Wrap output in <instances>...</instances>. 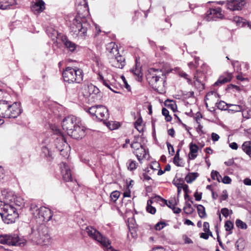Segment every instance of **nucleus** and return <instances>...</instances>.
<instances>
[{
    "label": "nucleus",
    "instance_id": "nucleus-38",
    "mask_svg": "<svg viewBox=\"0 0 251 251\" xmlns=\"http://www.w3.org/2000/svg\"><path fill=\"white\" fill-rule=\"evenodd\" d=\"M237 249L239 251L243 250L245 246V242L242 238H239L236 242L235 244Z\"/></svg>",
    "mask_w": 251,
    "mask_h": 251
},
{
    "label": "nucleus",
    "instance_id": "nucleus-62",
    "mask_svg": "<svg viewBox=\"0 0 251 251\" xmlns=\"http://www.w3.org/2000/svg\"><path fill=\"white\" fill-rule=\"evenodd\" d=\"M183 240L184 241V244H192L193 243L192 240L188 238L187 236H182Z\"/></svg>",
    "mask_w": 251,
    "mask_h": 251
},
{
    "label": "nucleus",
    "instance_id": "nucleus-32",
    "mask_svg": "<svg viewBox=\"0 0 251 251\" xmlns=\"http://www.w3.org/2000/svg\"><path fill=\"white\" fill-rule=\"evenodd\" d=\"M198 176V173H190L186 176L185 179L187 183H190L195 180Z\"/></svg>",
    "mask_w": 251,
    "mask_h": 251
},
{
    "label": "nucleus",
    "instance_id": "nucleus-11",
    "mask_svg": "<svg viewBox=\"0 0 251 251\" xmlns=\"http://www.w3.org/2000/svg\"><path fill=\"white\" fill-rule=\"evenodd\" d=\"M54 132L56 134L59 135V137L57 138L55 141L56 149H57L60 152H62L65 148H67V144L64 137L62 135V133L59 129L55 128Z\"/></svg>",
    "mask_w": 251,
    "mask_h": 251
},
{
    "label": "nucleus",
    "instance_id": "nucleus-7",
    "mask_svg": "<svg viewBox=\"0 0 251 251\" xmlns=\"http://www.w3.org/2000/svg\"><path fill=\"white\" fill-rule=\"evenodd\" d=\"M3 199L6 200V202L15 204L19 207H23L25 205V201L22 197L15 195L12 191L4 189L1 192Z\"/></svg>",
    "mask_w": 251,
    "mask_h": 251
},
{
    "label": "nucleus",
    "instance_id": "nucleus-8",
    "mask_svg": "<svg viewBox=\"0 0 251 251\" xmlns=\"http://www.w3.org/2000/svg\"><path fill=\"white\" fill-rule=\"evenodd\" d=\"M82 93L85 98H89L94 102H96L101 98L99 89L92 84L85 86L82 89Z\"/></svg>",
    "mask_w": 251,
    "mask_h": 251
},
{
    "label": "nucleus",
    "instance_id": "nucleus-16",
    "mask_svg": "<svg viewBox=\"0 0 251 251\" xmlns=\"http://www.w3.org/2000/svg\"><path fill=\"white\" fill-rule=\"evenodd\" d=\"M95 116L100 121L107 120L109 117L107 109L104 106L98 105Z\"/></svg>",
    "mask_w": 251,
    "mask_h": 251
},
{
    "label": "nucleus",
    "instance_id": "nucleus-9",
    "mask_svg": "<svg viewBox=\"0 0 251 251\" xmlns=\"http://www.w3.org/2000/svg\"><path fill=\"white\" fill-rule=\"evenodd\" d=\"M26 242L24 236H0V243L2 244L24 246Z\"/></svg>",
    "mask_w": 251,
    "mask_h": 251
},
{
    "label": "nucleus",
    "instance_id": "nucleus-42",
    "mask_svg": "<svg viewBox=\"0 0 251 251\" xmlns=\"http://www.w3.org/2000/svg\"><path fill=\"white\" fill-rule=\"evenodd\" d=\"M184 212L187 214H190L193 212V208L190 203L186 202V205L183 207Z\"/></svg>",
    "mask_w": 251,
    "mask_h": 251
},
{
    "label": "nucleus",
    "instance_id": "nucleus-31",
    "mask_svg": "<svg viewBox=\"0 0 251 251\" xmlns=\"http://www.w3.org/2000/svg\"><path fill=\"white\" fill-rule=\"evenodd\" d=\"M32 232L31 234L36 235H43V232L42 231L44 229H46V227L44 225H40L38 228H31Z\"/></svg>",
    "mask_w": 251,
    "mask_h": 251
},
{
    "label": "nucleus",
    "instance_id": "nucleus-49",
    "mask_svg": "<svg viewBox=\"0 0 251 251\" xmlns=\"http://www.w3.org/2000/svg\"><path fill=\"white\" fill-rule=\"evenodd\" d=\"M178 75L181 77H184L185 79H186L187 81V82L188 83H191V79L188 77V75L183 71L180 70L178 72Z\"/></svg>",
    "mask_w": 251,
    "mask_h": 251
},
{
    "label": "nucleus",
    "instance_id": "nucleus-5",
    "mask_svg": "<svg viewBox=\"0 0 251 251\" xmlns=\"http://www.w3.org/2000/svg\"><path fill=\"white\" fill-rule=\"evenodd\" d=\"M62 75L64 80L69 83H80L83 78L82 71L77 68L67 67Z\"/></svg>",
    "mask_w": 251,
    "mask_h": 251
},
{
    "label": "nucleus",
    "instance_id": "nucleus-47",
    "mask_svg": "<svg viewBox=\"0 0 251 251\" xmlns=\"http://www.w3.org/2000/svg\"><path fill=\"white\" fill-rule=\"evenodd\" d=\"M179 151H180L179 150H178L176 151V154L174 158V161H173L174 164L177 166H181V165L179 163V162L180 160V159L179 157Z\"/></svg>",
    "mask_w": 251,
    "mask_h": 251
},
{
    "label": "nucleus",
    "instance_id": "nucleus-2",
    "mask_svg": "<svg viewBox=\"0 0 251 251\" xmlns=\"http://www.w3.org/2000/svg\"><path fill=\"white\" fill-rule=\"evenodd\" d=\"M146 77L149 84L153 89L160 93L164 92L165 76L161 70L153 68L149 69Z\"/></svg>",
    "mask_w": 251,
    "mask_h": 251
},
{
    "label": "nucleus",
    "instance_id": "nucleus-48",
    "mask_svg": "<svg viewBox=\"0 0 251 251\" xmlns=\"http://www.w3.org/2000/svg\"><path fill=\"white\" fill-rule=\"evenodd\" d=\"M242 115L244 118L248 119L251 118V109H247L242 111Z\"/></svg>",
    "mask_w": 251,
    "mask_h": 251
},
{
    "label": "nucleus",
    "instance_id": "nucleus-50",
    "mask_svg": "<svg viewBox=\"0 0 251 251\" xmlns=\"http://www.w3.org/2000/svg\"><path fill=\"white\" fill-rule=\"evenodd\" d=\"M221 212L225 217H227L229 214H232V211L231 210H229L227 208H222L221 210Z\"/></svg>",
    "mask_w": 251,
    "mask_h": 251
},
{
    "label": "nucleus",
    "instance_id": "nucleus-56",
    "mask_svg": "<svg viewBox=\"0 0 251 251\" xmlns=\"http://www.w3.org/2000/svg\"><path fill=\"white\" fill-rule=\"evenodd\" d=\"M167 146L169 152L170 154H171V155H173L175 153V150L173 148V146L169 143H167Z\"/></svg>",
    "mask_w": 251,
    "mask_h": 251
},
{
    "label": "nucleus",
    "instance_id": "nucleus-30",
    "mask_svg": "<svg viewBox=\"0 0 251 251\" xmlns=\"http://www.w3.org/2000/svg\"><path fill=\"white\" fill-rule=\"evenodd\" d=\"M226 105L227 108H228V110L232 112H239L242 110V106L239 104H233L228 103L226 104Z\"/></svg>",
    "mask_w": 251,
    "mask_h": 251
},
{
    "label": "nucleus",
    "instance_id": "nucleus-33",
    "mask_svg": "<svg viewBox=\"0 0 251 251\" xmlns=\"http://www.w3.org/2000/svg\"><path fill=\"white\" fill-rule=\"evenodd\" d=\"M153 201L154 200L152 199V200H149L147 201V205L146 207L147 211L151 214H154L156 212V209L155 207L151 206Z\"/></svg>",
    "mask_w": 251,
    "mask_h": 251
},
{
    "label": "nucleus",
    "instance_id": "nucleus-63",
    "mask_svg": "<svg viewBox=\"0 0 251 251\" xmlns=\"http://www.w3.org/2000/svg\"><path fill=\"white\" fill-rule=\"evenodd\" d=\"M232 65L233 66V67L235 69L236 67L237 68L236 69V70L237 72H239V71L241 70V69H239L238 68L239 65V62L237 61H232Z\"/></svg>",
    "mask_w": 251,
    "mask_h": 251
},
{
    "label": "nucleus",
    "instance_id": "nucleus-46",
    "mask_svg": "<svg viewBox=\"0 0 251 251\" xmlns=\"http://www.w3.org/2000/svg\"><path fill=\"white\" fill-rule=\"evenodd\" d=\"M236 226L241 229H246L247 225L240 219H237L235 222Z\"/></svg>",
    "mask_w": 251,
    "mask_h": 251
},
{
    "label": "nucleus",
    "instance_id": "nucleus-15",
    "mask_svg": "<svg viewBox=\"0 0 251 251\" xmlns=\"http://www.w3.org/2000/svg\"><path fill=\"white\" fill-rule=\"evenodd\" d=\"M60 168L61 170V174L63 179L65 181H72L73 178L70 167L64 162L60 164Z\"/></svg>",
    "mask_w": 251,
    "mask_h": 251
},
{
    "label": "nucleus",
    "instance_id": "nucleus-60",
    "mask_svg": "<svg viewBox=\"0 0 251 251\" xmlns=\"http://www.w3.org/2000/svg\"><path fill=\"white\" fill-rule=\"evenodd\" d=\"M211 138L213 141L216 142L219 140L220 136L217 133L213 132L211 134Z\"/></svg>",
    "mask_w": 251,
    "mask_h": 251
},
{
    "label": "nucleus",
    "instance_id": "nucleus-57",
    "mask_svg": "<svg viewBox=\"0 0 251 251\" xmlns=\"http://www.w3.org/2000/svg\"><path fill=\"white\" fill-rule=\"evenodd\" d=\"M227 197H228V195L227 194L226 190H224L223 191L222 195L220 197V201H222L226 200V199L227 198Z\"/></svg>",
    "mask_w": 251,
    "mask_h": 251
},
{
    "label": "nucleus",
    "instance_id": "nucleus-3",
    "mask_svg": "<svg viewBox=\"0 0 251 251\" xmlns=\"http://www.w3.org/2000/svg\"><path fill=\"white\" fill-rule=\"evenodd\" d=\"M22 112L20 104L11 103L5 100H0V117L4 118H15Z\"/></svg>",
    "mask_w": 251,
    "mask_h": 251
},
{
    "label": "nucleus",
    "instance_id": "nucleus-35",
    "mask_svg": "<svg viewBox=\"0 0 251 251\" xmlns=\"http://www.w3.org/2000/svg\"><path fill=\"white\" fill-rule=\"evenodd\" d=\"M203 229L205 233H201L200 235H212V232L209 230V224L208 222H204Z\"/></svg>",
    "mask_w": 251,
    "mask_h": 251
},
{
    "label": "nucleus",
    "instance_id": "nucleus-18",
    "mask_svg": "<svg viewBox=\"0 0 251 251\" xmlns=\"http://www.w3.org/2000/svg\"><path fill=\"white\" fill-rule=\"evenodd\" d=\"M152 199L154 200V201L163 202L167 206H168L171 209L172 207L176 206V205L177 204V201L175 199H174V200L169 201H168L167 200L163 199L159 196H155V197L152 198Z\"/></svg>",
    "mask_w": 251,
    "mask_h": 251
},
{
    "label": "nucleus",
    "instance_id": "nucleus-17",
    "mask_svg": "<svg viewBox=\"0 0 251 251\" xmlns=\"http://www.w3.org/2000/svg\"><path fill=\"white\" fill-rule=\"evenodd\" d=\"M31 237L30 240L34 244L41 246L49 244L51 240L49 236H31Z\"/></svg>",
    "mask_w": 251,
    "mask_h": 251
},
{
    "label": "nucleus",
    "instance_id": "nucleus-61",
    "mask_svg": "<svg viewBox=\"0 0 251 251\" xmlns=\"http://www.w3.org/2000/svg\"><path fill=\"white\" fill-rule=\"evenodd\" d=\"M226 103L224 101H221L218 104L217 107L218 108L221 109H226V108L225 107V106H226Z\"/></svg>",
    "mask_w": 251,
    "mask_h": 251
},
{
    "label": "nucleus",
    "instance_id": "nucleus-24",
    "mask_svg": "<svg viewBox=\"0 0 251 251\" xmlns=\"http://www.w3.org/2000/svg\"><path fill=\"white\" fill-rule=\"evenodd\" d=\"M232 78L231 74L228 73L226 76H221L218 80L214 83V86H219L226 82H229Z\"/></svg>",
    "mask_w": 251,
    "mask_h": 251
},
{
    "label": "nucleus",
    "instance_id": "nucleus-6",
    "mask_svg": "<svg viewBox=\"0 0 251 251\" xmlns=\"http://www.w3.org/2000/svg\"><path fill=\"white\" fill-rule=\"evenodd\" d=\"M88 26V24L87 23H82L77 18H75L70 25V32L75 37L83 38L86 35Z\"/></svg>",
    "mask_w": 251,
    "mask_h": 251
},
{
    "label": "nucleus",
    "instance_id": "nucleus-55",
    "mask_svg": "<svg viewBox=\"0 0 251 251\" xmlns=\"http://www.w3.org/2000/svg\"><path fill=\"white\" fill-rule=\"evenodd\" d=\"M100 78L102 79V83H103V84L104 85H105L106 87H107V88H108L109 89H110L111 90H112V91L114 92L115 93H117V92L115 91L114 90H113V89L112 88V87H111L109 82L108 81H106L105 80H104L103 79V77L101 76V75H100Z\"/></svg>",
    "mask_w": 251,
    "mask_h": 251
},
{
    "label": "nucleus",
    "instance_id": "nucleus-39",
    "mask_svg": "<svg viewBox=\"0 0 251 251\" xmlns=\"http://www.w3.org/2000/svg\"><path fill=\"white\" fill-rule=\"evenodd\" d=\"M142 120L141 118H138L134 123L135 128L139 132L143 131V126L142 125Z\"/></svg>",
    "mask_w": 251,
    "mask_h": 251
},
{
    "label": "nucleus",
    "instance_id": "nucleus-43",
    "mask_svg": "<svg viewBox=\"0 0 251 251\" xmlns=\"http://www.w3.org/2000/svg\"><path fill=\"white\" fill-rule=\"evenodd\" d=\"M98 105L92 106L88 109L85 108V110L86 112H88L92 116H96L97 110L98 109Z\"/></svg>",
    "mask_w": 251,
    "mask_h": 251
},
{
    "label": "nucleus",
    "instance_id": "nucleus-4",
    "mask_svg": "<svg viewBox=\"0 0 251 251\" xmlns=\"http://www.w3.org/2000/svg\"><path fill=\"white\" fill-rule=\"evenodd\" d=\"M0 215L3 221L7 224L15 223L19 217L16 208L12 203L6 202L4 199L3 201H0Z\"/></svg>",
    "mask_w": 251,
    "mask_h": 251
},
{
    "label": "nucleus",
    "instance_id": "nucleus-14",
    "mask_svg": "<svg viewBox=\"0 0 251 251\" xmlns=\"http://www.w3.org/2000/svg\"><path fill=\"white\" fill-rule=\"evenodd\" d=\"M110 63L111 66L117 68L123 69L125 65V58L121 55H117L111 58Z\"/></svg>",
    "mask_w": 251,
    "mask_h": 251
},
{
    "label": "nucleus",
    "instance_id": "nucleus-41",
    "mask_svg": "<svg viewBox=\"0 0 251 251\" xmlns=\"http://www.w3.org/2000/svg\"><path fill=\"white\" fill-rule=\"evenodd\" d=\"M211 176L212 179L217 180L218 182H220L222 179V176L220 175L218 172L213 170L211 173Z\"/></svg>",
    "mask_w": 251,
    "mask_h": 251
},
{
    "label": "nucleus",
    "instance_id": "nucleus-22",
    "mask_svg": "<svg viewBox=\"0 0 251 251\" xmlns=\"http://www.w3.org/2000/svg\"><path fill=\"white\" fill-rule=\"evenodd\" d=\"M190 153H189V158L190 159L193 160L197 156V153L199 150L198 146L192 143L190 144Z\"/></svg>",
    "mask_w": 251,
    "mask_h": 251
},
{
    "label": "nucleus",
    "instance_id": "nucleus-58",
    "mask_svg": "<svg viewBox=\"0 0 251 251\" xmlns=\"http://www.w3.org/2000/svg\"><path fill=\"white\" fill-rule=\"evenodd\" d=\"M221 180L225 184H229L231 181L230 178L228 176H225L223 178H222Z\"/></svg>",
    "mask_w": 251,
    "mask_h": 251
},
{
    "label": "nucleus",
    "instance_id": "nucleus-29",
    "mask_svg": "<svg viewBox=\"0 0 251 251\" xmlns=\"http://www.w3.org/2000/svg\"><path fill=\"white\" fill-rule=\"evenodd\" d=\"M84 233H87L88 235H101L100 232L92 226H87L85 228Z\"/></svg>",
    "mask_w": 251,
    "mask_h": 251
},
{
    "label": "nucleus",
    "instance_id": "nucleus-54",
    "mask_svg": "<svg viewBox=\"0 0 251 251\" xmlns=\"http://www.w3.org/2000/svg\"><path fill=\"white\" fill-rule=\"evenodd\" d=\"M233 227V223L230 221H227L225 225V227L226 231H230Z\"/></svg>",
    "mask_w": 251,
    "mask_h": 251
},
{
    "label": "nucleus",
    "instance_id": "nucleus-52",
    "mask_svg": "<svg viewBox=\"0 0 251 251\" xmlns=\"http://www.w3.org/2000/svg\"><path fill=\"white\" fill-rule=\"evenodd\" d=\"M120 196V193L117 191L113 192L110 195V197L113 201H116Z\"/></svg>",
    "mask_w": 251,
    "mask_h": 251
},
{
    "label": "nucleus",
    "instance_id": "nucleus-34",
    "mask_svg": "<svg viewBox=\"0 0 251 251\" xmlns=\"http://www.w3.org/2000/svg\"><path fill=\"white\" fill-rule=\"evenodd\" d=\"M29 210L31 213L35 217L37 218L38 212L40 210V208H39L35 203H31Z\"/></svg>",
    "mask_w": 251,
    "mask_h": 251
},
{
    "label": "nucleus",
    "instance_id": "nucleus-64",
    "mask_svg": "<svg viewBox=\"0 0 251 251\" xmlns=\"http://www.w3.org/2000/svg\"><path fill=\"white\" fill-rule=\"evenodd\" d=\"M229 147L233 150H237L238 148L237 144L235 142H232L229 144Z\"/></svg>",
    "mask_w": 251,
    "mask_h": 251
},
{
    "label": "nucleus",
    "instance_id": "nucleus-44",
    "mask_svg": "<svg viewBox=\"0 0 251 251\" xmlns=\"http://www.w3.org/2000/svg\"><path fill=\"white\" fill-rule=\"evenodd\" d=\"M143 145L138 142L137 138H135L134 141L130 145V147L133 149L134 151H136V150H138V149L140 148Z\"/></svg>",
    "mask_w": 251,
    "mask_h": 251
},
{
    "label": "nucleus",
    "instance_id": "nucleus-23",
    "mask_svg": "<svg viewBox=\"0 0 251 251\" xmlns=\"http://www.w3.org/2000/svg\"><path fill=\"white\" fill-rule=\"evenodd\" d=\"M16 4L15 0H0V9L9 8L10 6Z\"/></svg>",
    "mask_w": 251,
    "mask_h": 251
},
{
    "label": "nucleus",
    "instance_id": "nucleus-59",
    "mask_svg": "<svg viewBox=\"0 0 251 251\" xmlns=\"http://www.w3.org/2000/svg\"><path fill=\"white\" fill-rule=\"evenodd\" d=\"M213 96L216 97V93L214 92H209L206 94L205 99L206 100H208Z\"/></svg>",
    "mask_w": 251,
    "mask_h": 251
},
{
    "label": "nucleus",
    "instance_id": "nucleus-27",
    "mask_svg": "<svg viewBox=\"0 0 251 251\" xmlns=\"http://www.w3.org/2000/svg\"><path fill=\"white\" fill-rule=\"evenodd\" d=\"M131 72L133 75L137 77V80L140 81L143 76V74L141 72V68L139 65H137L136 63L135 66V68L131 70Z\"/></svg>",
    "mask_w": 251,
    "mask_h": 251
},
{
    "label": "nucleus",
    "instance_id": "nucleus-37",
    "mask_svg": "<svg viewBox=\"0 0 251 251\" xmlns=\"http://www.w3.org/2000/svg\"><path fill=\"white\" fill-rule=\"evenodd\" d=\"M197 210L199 216L201 218H204L206 217V214L205 210V208L201 204H199L197 206Z\"/></svg>",
    "mask_w": 251,
    "mask_h": 251
},
{
    "label": "nucleus",
    "instance_id": "nucleus-1",
    "mask_svg": "<svg viewBox=\"0 0 251 251\" xmlns=\"http://www.w3.org/2000/svg\"><path fill=\"white\" fill-rule=\"evenodd\" d=\"M63 130L72 138L79 139L84 136L85 127L80 119L74 116L65 118L62 123Z\"/></svg>",
    "mask_w": 251,
    "mask_h": 251
},
{
    "label": "nucleus",
    "instance_id": "nucleus-20",
    "mask_svg": "<svg viewBox=\"0 0 251 251\" xmlns=\"http://www.w3.org/2000/svg\"><path fill=\"white\" fill-rule=\"evenodd\" d=\"M106 50L110 53L111 58L119 54L117 45L115 43L110 42L106 46Z\"/></svg>",
    "mask_w": 251,
    "mask_h": 251
},
{
    "label": "nucleus",
    "instance_id": "nucleus-45",
    "mask_svg": "<svg viewBox=\"0 0 251 251\" xmlns=\"http://www.w3.org/2000/svg\"><path fill=\"white\" fill-rule=\"evenodd\" d=\"M162 113L163 116L165 117V120L167 122H170L172 120V117L169 115V111L165 108H163L162 109Z\"/></svg>",
    "mask_w": 251,
    "mask_h": 251
},
{
    "label": "nucleus",
    "instance_id": "nucleus-40",
    "mask_svg": "<svg viewBox=\"0 0 251 251\" xmlns=\"http://www.w3.org/2000/svg\"><path fill=\"white\" fill-rule=\"evenodd\" d=\"M127 168L130 171H132L137 168V163L135 161H133L132 160H129L127 163Z\"/></svg>",
    "mask_w": 251,
    "mask_h": 251
},
{
    "label": "nucleus",
    "instance_id": "nucleus-26",
    "mask_svg": "<svg viewBox=\"0 0 251 251\" xmlns=\"http://www.w3.org/2000/svg\"><path fill=\"white\" fill-rule=\"evenodd\" d=\"M242 149L251 158V141L244 142L242 145Z\"/></svg>",
    "mask_w": 251,
    "mask_h": 251
},
{
    "label": "nucleus",
    "instance_id": "nucleus-51",
    "mask_svg": "<svg viewBox=\"0 0 251 251\" xmlns=\"http://www.w3.org/2000/svg\"><path fill=\"white\" fill-rule=\"evenodd\" d=\"M167 226V224L164 222H160L157 223L155 226V229L156 230H160L164 227Z\"/></svg>",
    "mask_w": 251,
    "mask_h": 251
},
{
    "label": "nucleus",
    "instance_id": "nucleus-10",
    "mask_svg": "<svg viewBox=\"0 0 251 251\" xmlns=\"http://www.w3.org/2000/svg\"><path fill=\"white\" fill-rule=\"evenodd\" d=\"M224 15L222 13V9L220 7H215L214 8H210L207 11V15L206 17V20L217 21L218 19L223 18Z\"/></svg>",
    "mask_w": 251,
    "mask_h": 251
},
{
    "label": "nucleus",
    "instance_id": "nucleus-25",
    "mask_svg": "<svg viewBox=\"0 0 251 251\" xmlns=\"http://www.w3.org/2000/svg\"><path fill=\"white\" fill-rule=\"evenodd\" d=\"M134 154L137 156L138 160L140 161L141 159L145 158L146 155V152L145 148L143 146L136 151H134Z\"/></svg>",
    "mask_w": 251,
    "mask_h": 251
},
{
    "label": "nucleus",
    "instance_id": "nucleus-36",
    "mask_svg": "<svg viewBox=\"0 0 251 251\" xmlns=\"http://www.w3.org/2000/svg\"><path fill=\"white\" fill-rule=\"evenodd\" d=\"M127 222L129 230L131 231V234H133L134 233L131 230H134L136 227L135 221L133 218H131L128 219Z\"/></svg>",
    "mask_w": 251,
    "mask_h": 251
},
{
    "label": "nucleus",
    "instance_id": "nucleus-12",
    "mask_svg": "<svg viewBox=\"0 0 251 251\" xmlns=\"http://www.w3.org/2000/svg\"><path fill=\"white\" fill-rule=\"evenodd\" d=\"M245 4L244 0H230L226 2L227 8L231 10H239Z\"/></svg>",
    "mask_w": 251,
    "mask_h": 251
},
{
    "label": "nucleus",
    "instance_id": "nucleus-53",
    "mask_svg": "<svg viewBox=\"0 0 251 251\" xmlns=\"http://www.w3.org/2000/svg\"><path fill=\"white\" fill-rule=\"evenodd\" d=\"M243 19L240 17L236 16L234 17L233 21L236 23L238 26H242L243 22Z\"/></svg>",
    "mask_w": 251,
    "mask_h": 251
},
{
    "label": "nucleus",
    "instance_id": "nucleus-13",
    "mask_svg": "<svg viewBox=\"0 0 251 251\" xmlns=\"http://www.w3.org/2000/svg\"><path fill=\"white\" fill-rule=\"evenodd\" d=\"M52 216L50 209L46 207H40V210L38 212V217L41 218V220L44 222L49 221Z\"/></svg>",
    "mask_w": 251,
    "mask_h": 251
},
{
    "label": "nucleus",
    "instance_id": "nucleus-28",
    "mask_svg": "<svg viewBox=\"0 0 251 251\" xmlns=\"http://www.w3.org/2000/svg\"><path fill=\"white\" fill-rule=\"evenodd\" d=\"M189 84H191L195 88H196L198 89H199L200 90L203 89L204 88V86L203 84L201 83V80H200L198 79L196 75H194L193 82H192L191 81V83Z\"/></svg>",
    "mask_w": 251,
    "mask_h": 251
},
{
    "label": "nucleus",
    "instance_id": "nucleus-19",
    "mask_svg": "<svg viewBox=\"0 0 251 251\" xmlns=\"http://www.w3.org/2000/svg\"><path fill=\"white\" fill-rule=\"evenodd\" d=\"M45 3L43 0H36L31 9L32 11L37 13H40L45 9Z\"/></svg>",
    "mask_w": 251,
    "mask_h": 251
},
{
    "label": "nucleus",
    "instance_id": "nucleus-21",
    "mask_svg": "<svg viewBox=\"0 0 251 251\" xmlns=\"http://www.w3.org/2000/svg\"><path fill=\"white\" fill-rule=\"evenodd\" d=\"M62 41L65 47L71 51H73L75 50L76 45L75 43L68 40L67 37L65 36L62 37Z\"/></svg>",
    "mask_w": 251,
    "mask_h": 251
}]
</instances>
